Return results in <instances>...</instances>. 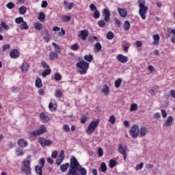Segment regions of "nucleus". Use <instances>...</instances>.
<instances>
[{
  "label": "nucleus",
  "mask_w": 175,
  "mask_h": 175,
  "mask_svg": "<svg viewBox=\"0 0 175 175\" xmlns=\"http://www.w3.org/2000/svg\"><path fill=\"white\" fill-rule=\"evenodd\" d=\"M172 122H173V116H170L166 119L165 125V126L168 127L169 126L172 125Z\"/></svg>",
  "instance_id": "nucleus-19"
},
{
  "label": "nucleus",
  "mask_w": 175,
  "mask_h": 175,
  "mask_svg": "<svg viewBox=\"0 0 175 175\" xmlns=\"http://www.w3.org/2000/svg\"><path fill=\"white\" fill-rule=\"evenodd\" d=\"M117 165H118V163L114 159H111L109 162V166L111 169H113L115 166H117Z\"/></svg>",
  "instance_id": "nucleus-22"
},
{
  "label": "nucleus",
  "mask_w": 175,
  "mask_h": 175,
  "mask_svg": "<svg viewBox=\"0 0 175 175\" xmlns=\"http://www.w3.org/2000/svg\"><path fill=\"white\" fill-rule=\"evenodd\" d=\"M139 106L136 103H132L130 107V111H136L137 110Z\"/></svg>",
  "instance_id": "nucleus-36"
},
{
  "label": "nucleus",
  "mask_w": 175,
  "mask_h": 175,
  "mask_svg": "<svg viewBox=\"0 0 175 175\" xmlns=\"http://www.w3.org/2000/svg\"><path fill=\"white\" fill-rule=\"evenodd\" d=\"M47 5H48L47 1H42V4H41V8H47Z\"/></svg>",
  "instance_id": "nucleus-63"
},
{
  "label": "nucleus",
  "mask_w": 175,
  "mask_h": 175,
  "mask_svg": "<svg viewBox=\"0 0 175 175\" xmlns=\"http://www.w3.org/2000/svg\"><path fill=\"white\" fill-rule=\"evenodd\" d=\"M10 55L11 58H18L20 57V52L17 49H14L10 53Z\"/></svg>",
  "instance_id": "nucleus-13"
},
{
  "label": "nucleus",
  "mask_w": 175,
  "mask_h": 175,
  "mask_svg": "<svg viewBox=\"0 0 175 175\" xmlns=\"http://www.w3.org/2000/svg\"><path fill=\"white\" fill-rule=\"evenodd\" d=\"M35 28L38 31H40V29H43V25L42 23H37L35 24Z\"/></svg>",
  "instance_id": "nucleus-42"
},
{
  "label": "nucleus",
  "mask_w": 175,
  "mask_h": 175,
  "mask_svg": "<svg viewBox=\"0 0 175 175\" xmlns=\"http://www.w3.org/2000/svg\"><path fill=\"white\" fill-rule=\"evenodd\" d=\"M161 115H162L163 118H167V113L166 112V110L161 109Z\"/></svg>",
  "instance_id": "nucleus-56"
},
{
  "label": "nucleus",
  "mask_w": 175,
  "mask_h": 175,
  "mask_svg": "<svg viewBox=\"0 0 175 175\" xmlns=\"http://www.w3.org/2000/svg\"><path fill=\"white\" fill-rule=\"evenodd\" d=\"M76 67L77 68V69H81L78 70V73H79L80 75H85V73H87V71L88 70V68H90V63L83 60L77 63Z\"/></svg>",
  "instance_id": "nucleus-3"
},
{
  "label": "nucleus",
  "mask_w": 175,
  "mask_h": 175,
  "mask_svg": "<svg viewBox=\"0 0 175 175\" xmlns=\"http://www.w3.org/2000/svg\"><path fill=\"white\" fill-rule=\"evenodd\" d=\"M98 25L100 28H105V27H106V23H105L103 20H100L98 21Z\"/></svg>",
  "instance_id": "nucleus-41"
},
{
  "label": "nucleus",
  "mask_w": 175,
  "mask_h": 175,
  "mask_svg": "<svg viewBox=\"0 0 175 175\" xmlns=\"http://www.w3.org/2000/svg\"><path fill=\"white\" fill-rule=\"evenodd\" d=\"M114 21H115L116 25H118V27H121V21H120V19L115 18Z\"/></svg>",
  "instance_id": "nucleus-58"
},
{
  "label": "nucleus",
  "mask_w": 175,
  "mask_h": 175,
  "mask_svg": "<svg viewBox=\"0 0 175 175\" xmlns=\"http://www.w3.org/2000/svg\"><path fill=\"white\" fill-rule=\"evenodd\" d=\"M46 132H47V129L46 128V126L41 125L37 131L30 133V135L34 137L40 136V135H43V133H46Z\"/></svg>",
  "instance_id": "nucleus-7"
},
{
  "label": "nucleus",
  "mask_w": 175,
  "mask_h": 175,
  "mask_svg": "<svg viewBox=\"0 0 175 175\" xmlns=\"http://www.w3.org/2000/svg\"><path fill=\"white\" fill-rule=\"evenodd\" d=\"M121 83H122V79H118V80L115 81L114 85L116 88H120L121 87Z\"/></svg>",
  "instance_id": "nucleus-38"
},
{
  "label": "nucleus",
  "mask_w": 175,
  "mask_h": 175,
  "mask_svg": "<svg viewBox=\"0 0 175 175\" xmlns=\"http://www.w3.org/2000/svg\"><path fill=\"white\" fill-rule=\"evenodd\" d=\"M70 165L69 163H66V164H63L60 166V170L61 172H63V173H65L68 171V167H69Z\"/></svg>",
  "instance_id": "nucleus-20"
},
{
  "label": "nucleus",
  "mask_w": 175,
  "mask_h": 175,
  "mask_svg": "<svg viewBox=\"0 0 175 175\" xmlns=\"http://www.w3.org/2000/svg\"><path fill=\"white\" fill-rule=\"evenodd\" d=\"M161 37L159 34H154V45L158 46L159 44V40Z\"/></svg>",
  "instance_id": "nucleus-21"
},
{
  "label": "nucleus",
  "mask_w": 175,
  "mask_h": 175,
  "mask_svg": "<svg viewBox=\"0 0 175 175\" xmlns=\"http://www.w3.org/2000/svg\"><path fill=\"white\" fill-rule=\"evenodd\" d=\"M109 122L114 124V122H116V117H114V116H111L109 117Z\"/></svg>",
  "instance_id": "nucleus-59"
},
{
  "label": "nucleus",
  "mask_w": 175,
  "mask_h": 175,
  "mask_svg": "<svg viewBox=\"0 0 175 175\" xmlns=\"http://www.w3.org/2000/svg\"><path fill=\"white\" fill-rule=\"evenodd\" d=\"M124 31H129L131 29V23H129V21H126L124 22Z\"/></svg>",
  "instance_id": "nucleus-35"
},
{
  "label": "nucleus",
  "mask_w": 175,
  "mask_h": 175,
  "mask_svg": "<svg viewBox=\"0 0 175 175\" xmlns=\"http://www.w3.org/2000/svg\"><path fill=\"white\" fill-rule=\"evenodd\" d=\"M10 49V44H6L2 46V51H6V50H9Z\"/></svg>",
  "instance_id": "nucleus-51"
},
{
  "label": "nucleus",
  "mask_w": 175,
  "mask_h": 175,
  "mask_svg": "<svg viewBox=\"0 0 175 175\" xmlns=\"http://www.w3.org/2000/svg\"><path fill=\"white\" fill-rule=\"evenodd\" d=\"M62 162H64V159L58 157L56 160V165H57V166H59L61 163H62Z\"/></svg>",
  "instance_id": "nucleus-54"
},
{
  "label": "nucleus",
  "mask_w": 175,
  "mask_h": 175,
  "mask_svg": "<svg viewBox=\"0 0 175 175\" xmlns=\"http://www.w3.org/2000/svg\"><path fill=\"white\" fill-rule=\"evenodd\" d=\"M1 27H3V28H4V29H5V31H8V29H10V27H9V25H8L7 24H6V23H5V22H1Z\"/></svg>",
  "instance_id": "nucleus-48"
},
{
  "label": "nucleus",
  "mask_w": 175,
  "mask_h": 175,
  "mask_svg": "<svg viewBox=\"0 0 175 175\" xmlns=\"http://www.w3.org/2000/svg\"><path fill=\"white\" fill-rule=\"evenodd\" d=\"M43 83H42V79L40 78H37L36 80V87L37 88H42Z\"/></svg>",
  "instance_id": "nucleus-26"
},
{
  "label": "nucleus",
  "mask_w": 175,
  "mask_h": 175,
  "mask_svg": "<svg viewBox=\"0 0 175 175\" xmlns=\"http://www.w3.org/2000/svg\"><path fill=\"white\" fill-rule=\"evenodd\" d=\"M98 125H99V120H96V121L91 122V123L89 124V126L87 128L86 133L88 135H92L95 129L98 128Z\"/></svg>",
  "instance_id": "nucleus-5"
},
{
  "label": "nucleus",
  "mask_w": 175,
  "mask_h": 175,
  "mask_svg": "<svg viewBox=\"0 0 175 175\" xmlns=\"http://www.w3.org/2000/svg\"><path fill=\"white\" fill-rule=\"evenodd\" d=\"M84 59L88 62H92V60L94 59V56H92V55L91 54L85 55L84 56Z\"/></svg>",
  "instance_id": "nucleus-23"
},
{
  "label": "nucleus",
  "mask_w": 175,
  "mask_h": 175,
  "mask_svg": "<svg viewBox=\"0 0 175 175\" xmlns=\"http://www.w3.org/2000/svg\"><path fill=\"white\" fill-rule=\"evenodd\" d=\"M58 158H60L62 159H65V151H64V150H61L60 154H59Z\"/></svg>",
  "instance_id": "nucleus-53"
},
{
  "label": "nucleus",
  "mask_w": 175,
  "mask_h": 175,
  "mask_svg": "<svg viewBox=\"0 0 175 175\" xmlns=\"http://www.w3.org/2000/svg\"><path fill=\"white\" fill-rule=\"evenodd\" d=\"M23 21H24V18H23L21 16L15 18V23L16 24H21V23H23Z\"/></svg>",
  "instance_id": "nucleus-43"
},
{
  "label": "nucleus",
  "mask_w": 175,
  "mask_h": 175,
  "mask_svg": "<svg viewBox=\"0 0 175 175\" xmlns=\"http://www.w3.org/2000/svg\"><path fill=\"white\" fill-rule=\"evenodd\" d=\"M118 12L119 14L121 16V17H126L128 15V12H126V9H122L121 8H118Z\"/></svg>",
  "instance_id": "nucleus-14"
},
{
  "label": "nucleus",
  "mask_w": 175,
  "mask_h": 175,
  "mask_svg": "<svg viewBox=\"0 0 175 175\" xmlns=\"http://www.w3.org/2000/svg\"><path fill=\"white\" fill-rule=\"evenodd\" d=\"M20 14H25L27 13V7L22 5L19 8Z\"/></svg>",
  "instance_id": "nucleus-32"
},
{
  "label": "nucleus",
  "mask_w": 175,
  "mask_h": 175,
  "mask_svg": "<svg viewBox=\"0 0 175 175\" xmlns=\"http://www.w3.org/2000/svg\"><path fill=\"white\" fill-rule=\"evenodd\" d=\"M21 172L23 174L29 175L31 174V161L29 160H25L22 163L21 165Z\"/></svg>",
  "instance_id": "nucleus-4"
},
{
  "label": "nucleus",
  "mask_w": 175,
  "mask_h": 175,
  "mask_svg": "<svg viewBox=\"0 0 175 175\" xmlns=\"http://www.w3.org/2000/svg\"><path fill=\"white\" fill-rule=\"evenodd\" d=\"M63 130L64 131V132H66L67 133L70 132V128L69 127V125H68V124H64L63 126Z\"/></svg>",
  "instance_id": "nucleus-46"
},
{
  "label": "nucleus",
  "mask_w": 175,
  "mask_h": 175,
  "mask_svg": "<svg viewBox=\"0 0 175 175\" xmlns=\"http://www.w3.org/2000/svg\"><path fill=\"white\" fill-rule=\"evenodd\" d=\"M40 119L42 120V122H49L50 121V118L49 116H46L44 113L42 112L40 113Z\"/></svg>",
  "instance_id": "nucleus-15"
},
{
  "label": "nucleus",
  "mask_w": 175,
  "mask_h": 175,
  "mask_svg": "<svg viewBox=\"0 0 175 175\" xmlns=\"http://www.w3.org/2000/svg\"><path fill=\"white\" fill-rule=\"evenodd\" d=\"M99 17H100V13H99V11H98V10L96 11H94V18H99Z\"/></svg>",
  "instance_id": "nucleus-50"
},
{
  "label": "nucleus",
  "mask_w": 175,
  "mask_h": 175,
  "mask_svg": "<svg viewBox=\"0 0 175 175\" xmlns=\"http://www.w3.org/2000/svg\"><path fill=\"white\" fill-rule=\"evenodd\" d=\"M88 35H90V32L88 30H81L80 31V33L78 35V37L79 39H81V40H87V38H88Z\"/></svg>",
  "instance_id": "nucleus-10"
},
{
  "label": "nucleus",
  "mask_w": 175,
  "mask_h": 175,
  "mask_svg": "<svg viewBox=\"0 0 175 175\" xmlns=\"http://www.w3.org/2000/svg\"><path fill=\"white\" fill-rule=\"evenodd\" d=\"M100 170L103 173H106L107 172V166H106L105 163H102L100 165Z\"/></svg>",
  "instance_id": "nucleus-37"
},
{
  "label": "nucleus",
  "mask_w": 175,
  "mask_h": 175,
  "mask_svg": "<svg viewBox=\"0 0 175 175\" xmlns=\"http://www.w3.org/2000/svg\"><path fill=\"white\" fill-rule=\"evenodd\" d=\"M90 9L92 12H95L96 10H98V9L96 8V6H95L94 3H91L90 5Z\"/></svg>",
  "instance_id": "nucleus-52"
},
{
  "label": "nucleus",
  "mask_w": 175,
  "mask_h": 175,
  "mask_svg": "<svg viewBox=\"0 0 175 175\" xmlns=\"http://www.w3.org/2000/svg\"><path fill=\"white\" fill-rule=\"evenodd\" d=\"M38 142L40 144V146L42 147H43V148H44V147L46 146H47L48 147H50V146H51V144H53V142L50 139H46V138H39Z\"/></svg>",
  "instance_id": "nucleus-9"
},
{
  "label": "nucleus",
  "mask_w": 175,
  "mask_h": 175,
  "mask_svg": "<svg viewBox=\"0 0 175 175\" xmlns=\"http://www.w3.org/2000/svg\"><path fill=\"white\" fill-rule=\"evenodd\" d=\"M137 3L139 8V14L142 20H146V14H147V11L148 10V7L146 5V0H139Z\"/></svg>",
  "instance_id": "nucleus-2"
},
{
  "label": "nucleus",
  "mask_w": 175,
  "mask_h": 175,
  "mask_svg": "<svg viewBox=\"0 0 175 175\" xmlns=\"http://www.w3.org/2000/svg\"><path fill=\"white\" fill-rule=\"evenodd\" d=\"M118 148L120 154H124L126 153V150H125V148H124V147H122V144H118Z\"/></svg>",
  "instance_id": "nucleus-25"
},
{
  "label": "nucleus",
  "mask_w": 175,
  "mask_h": 175,
  "mask_svg": "<svg viewBox=\"0 0 175 175\" xmlns=\"http://www.w3.org/2000/svg\"><path fill=\"white\" fill-rule=\"evenodd\" d=\"M42 66L44 68H46V69H49L50 68V66H49V64H47V63H46L45 62H42L41 63Z\"/></svg>",
  "instance_id": "nucleus-61"
},
{
  "label": "nucleus",
  "mask_w": 175,
  "mask_h": 175,
  "mask_svg": "<svg viewBox=\"0 0 175 175\" xmlns=\"http://www.w3.org/2000/svg\"><path fill=\"white\" fill-rule=\"evenodd\" d=\"M114 38V33L113 31H109L107 34V39L111 40Z\"/></svg>",
  "instance_id": "nucleus-40"
},
{
  "label": "nucleus",
  "mask_w": 175,
  "mask_h": 175,
  "mask_svg": "<svg viewBox=\"0 0 175 175\" xmlns=\"http://www.w3.org/2000/svg\"><path fill=\"white\" fill-rule=\"evenodd\" d=\"M15 152H16V155H18V157H21L22 155H24V152H23V148H21L20 147L16 148Z\"/></svg>",
  "instance_id": "nucleus-33"
},
{
  "label": "nucleus",
  "mask_w": 175,
  "mask_h": 175,
  "mask_svg": "<svg viewBox=\"0 0 175 175\" xmlns=\"http://www.w3.org/2000/svg\"><path fill=\"white\" fill-rule=\"evenodd\" d=\"M21 69L23 73H27V72H28V69H29V65L28 63H24L21 66Z\"/></svg>",
  "instance_id": "nucleus-18"
},
{
  "label": "nucleus",
  "mask_w": 175,
  "mask_h": 175,
  "mask_svg": "<svg viewBox=\"0 0 175 175\" xmlns=\"http://www.w3.org/2000/svg\"><path fill=\"white\" fill-rule=\"evenodd\" d=\"M46 18V14H44V12H40L38 16V19L40 20V21H44V19Z\"/></svg>",
  "instance_id": "nucleus-29"
},
{
  "label": "nucleus",
  "mask_w": 175,
  "mask_h": 175,
  "mask_svg": "<svg viewBox=\"0 0 175 175\" xmlns=\"http://www.w3.org/2000/svg\"><path fill=\"white\" fill-rule=\"evenodd\" d=\"M51 73V69L46 68L45 70L42 72V77H46V76H49Z\"/></svg>",
  "instance_id": "nucleus-39"
},
{
  "label": "nucleus",
  "mask_w": 175,
  "mask_h": 175,
  "mask_svg": "<svg viewBox=\"0 0 175 175\" xmlns=\"http://www.w3.org/2000/svg\"><path fill=\"white\" fill-rule=\"evenodd\" d=\"M51 157H52V158L55 159V158H57V157H58V152H57V150L53 151L52 152Z\"/></svg>",
  "instance_id": "nucleus-60"
},
{
  "label": "nucleus",
  "mask_w": 175,
  "mask_h": 175,
  "mask_svg": "<svg viewBox=\"0 0 175 175\" xmlns=\"http://www.w3.org/2000/svg\"><path fill=\"white\" fill-rule=\"evenodd\" d=\"M50 59L52 61L54 59H57L58 58V53L55 51H51L49 54Z\"/></svg>",
  "instance_id": "nucleus-17"
},
{
  "label": "nucleus",
  "mask_w": 175,
  "mask_h": 175,
  "mask_svg": "<svg viewBox=\"0 0 175 175\" xmlns=\"http://www.w3.org/2000/svg\"><path fill=\"white\" fill-rule=\"evenodd\" d=\"M29 28V26L27 24V22L23 21L22 24L21 25V29L23 31L24 29L27 30Z\"/></svg>",
  "instance_id": "nucleus-34"
},
{
  "label": "nucleus",
  "mask_w": 175,
  "mask_h": 175,
  "mask_svg": "<svg viewBox=\"0 0 175 175\" xmlns=\"http://www.w3.org/2000/svg\"><path fill=\"white\" fill-rule=\"evenodd\" d=\"M6 8H8V9H14V8H16V5H14L13 2H9L6 5Z\"/></svg>",
  "instance_id": "nucleus-45"
},
{
  "label": "nucleus",
  "mask_w": 175,
  "mask_h": 175,
  "mask_svg": "<svg viewBox=\"0 0 175 175\" xmlns=\"http://www.w3.org/2000/svg\"><path fill=\"white\" fill-rule=\"evenodd\" d=\"M55 96L56 98H62V91L60 89H57L55 91Z\"/></svg>",
  "instance_id": "nucleus-31"
},
{
  "label": "nucleus",
  "mask_w": 175,
  "mask_h": 175,
  "mask_svg": "<svg viewBox=\"0 0 175 175\" xmlns=\"http://www.w3.org/2000/svg\"><path fill=\"white\" fill-rule=\"evenodd\" d=\"M18 144L20 147H27V146H28V142L24 139H20L18 140Z\"/></svg>",
  "instance_id": "nucleus-16"
},
{
  "label": "nucleus",
  "mask_w": 175,
  "mask_h": 175,
  "mask_svg": "<svg viewBox=\"0 0 175 175\" xmlns=\"http://www.w3.org/2000/svg\"><path fill=\"white\" fill-rule=\"evenodd\" d=\"M94 50H96V53H99V51L102 50V45L100 44V42H97L95 44Z\"/></svg>",
  "instance_id": "nucleus-27"
},
{
  "label": "nucleus",
  "mask_w": 175,
  "mask_h": 175,
  "mask_svg": "<svg viewBox=\"0 0 175 175\" xmlns=\"http://www.w3.org/2000/svg\"><path fill=\"white\" fill-rule=\"evenodd\" d=\"M103 14H104V21H105V23H109L110 21V10H109V8H105L103 10Z\"/></svg>",
  "instance_id": "nucleus-11"
},
{
  "label": "nucleus",
  "mask_w": 175,
  "mask_h": 175,
  "mask_svg": "<svg viewBox=\"0 0 175 175\" xmlns=\"http://www.w3.org/2000/svg\"><path fill=\"white\" fill-rule=\"evenodd\" d=\"M52 46H53V47H55V51L56 53H61V46H59V45L57 44V43H55V42H53Z\"/></svg>",
  "instance_id": "nucleus-30"
},
{
  "label": "nucleus",
  "mask_w": 175,
  "mask_h": 175,
  "mask_svg": "<svg viewBox=\"0 0 175 175\" xmlns=\"http://www.w3.org/2000/svg\"><path fill=\"white\" fill-rule=\"evenodd\" d=\"M87 120H88L87 116H83L81 118V124H85V122H87Z\"/></svg>",
  "instance_id": "nucleus-55"
},
{
  "label": "nucleus",
  "mask_w": 175,
  "mask_h": 175,
  "mask_svg": "<svg viewBox=\"0 0 175 175\" xmlns=\"http://www.w3.org/2000/svg\"><path fill=\"white\" fill-rule=\"evenodd\" d=\"M102 92H103L104 95H109V86H107V85L105 84L103 85Z\"/></svg>",
  "instance_id": "nucleus-28"
},
{
  "label": "nucleus",
  "mask_w": 175,
  "mask_h": 175,
  "mask_svg": "<svg viewBox=\"0 0 175 175\" xmlns=\"http://www.w3.org/2000/svg\"><path fill=\"white\" fill-rule=\"evenodd\" d=\"M67 175H87V170L80 165L75 156H72Z\"/></svg>",
  "instance_id": "nucleus-1"
},
{
  "label": "nucleus",
  "mask_w": 175,
  "mask_h": 175,
  "mask_svg": "<svg viewBox=\"0 0 175 175\" xmlns=\"http://www.w3.org/2000/svg\"><path fill=\"white\" fill-rule=\"evenodd\" d=\"M140 129H139V125L134 124L131 130H130V135L133 139H136L137 136H139Z\"/></svg>",
  "instance_id": "nucleus-8"
},
{
  "label": "nucleus",
  "mask_w": 175,
  "mask_h": 175,
  "mask_svg": "<svg viewBox=\"0 0 175 175\" xmlns=\"http://www.w3.org/2000/svg\"><path fill=\"white\" fill-rule=\"evenodd\" d=\"M44 163H46V160L44 158H41L39 160V164L40 165L35 166V172L37 174L43 175V168L44 167Z\"/></svg>",
  "instance_id": "nucleus-6"
},
{
  "label": "nucleus",
  "mask_w": 175,
  "mask_h": 175,
  "mask_svg": "<svg viewBox=\"0 0 175 175\" xmlns=\"http://www.w3.org/2000/svg\"><path fill=\"white\" fill-rule=\"evenodd\" d=\"M116 58L119 62H121L122 64H126L128 62V57L119 54L116 56Z\"/></svg>",
  "instance_id": "nucleus-12"
},
{
  "label": "nucleus",
  "mask_w": 175,
  "mask_h": 175,
  "mask_svg": "<svg viewBox=\"0 0 175 175\" xmlns=\"http://www.w3.org/2000/svg\"><path fill=\"white\" fill-rule=\"evenodd\" d=\"M146 133H147V129L146 127H142L139 130V136L143 137V136H146Z\"/></svg>",
  "instance_id": "nucleus-24"
},
{
  "label": "nucleus",
  "mask_w": 175,
  "mask_h": 175,
  "mask_svg": "<svg viewBox=\"0 0 175 175\" xmlns=\"http://www.w3.org/2000/svg\"><path fill=\"white\" fill-rule=\"evenodd\" d=\"M98 155L99 157H103V150L102 149V148H98Z\"/></svg>",
  "instance_id": "nucleus-57"
},
{
  "label": "nucleus",
  "mask_w": 175,
  "mask_h": 175,
  "mask_svg": "<svg viewBox=\"0 0 175 175\" xmlns=\"http://www.w3.org/2000/svg\"><path fill=\"white\" fill-rule=\"evenodd\" d=\"M63 21L65 23H68V21H70V16H66L63 18Z\"/></svg>",
  "instance_id": "nucleus-64"
},
{
  "label": "nucleus",
  "mask_w": 175,
  "mask_h": 175,
  "mask_svg": "<svg viewBox=\"0 0 175 175\" xmlns=\"http://www.w3.org/2000/svg\"><path fill=\"white\" fill-rule=\"evenodd\" d=\"M54 79L56 81H59L62 79V76H61L60 73H55Z\"/></svg>",
  "instance_id": "nucleus-44"
},
{
  "label": "nucleus",
  "mask_w": 175,
  "mask_h": 175,
  "mask_svg": "<svg viewBox=\"0 0 175 175\" xmlns=\"http://www.w3.org/2000/svg\"><path fill=\"white\" fill-rule=\"evenodd\" d=\"M71 50H73L74 51H77L79 50V44H74L70 47Z\"/></svg>",
  "instance_id": "nucleus-49"
},
{
  "label": "nucleus",
  "mask_w": 175,
  "mask_h": 175,
  "mask_svg": "<svg viewBox=\"0 0 175 175\" xmlns=\"http://www.w3.org/2000/svg\"><path fill=\"white\" fill-rule=\"evenodd\" d=\"M170 94L172 98H175V90L174 89L171 90L170 92Z\"/></svg>",
  "instance_id": "nucleus-62"
},
{
  "label": "nucleus",
  "mask_w": 175,
  "mask_h": 175,
  "mask_svg": "<svg viewBox=\"0 0 175 175\" xmlns=\"http://www.w3.org/2000/svg\"><path fill=\"white\" fill-rule=\"evenodd\" d=\"M143 166H144V163H140L139 164L136 165L135 170H142L143 169Z\"/></svg>",
  "instance_id": "nucleus-47"
}]
</instances>
